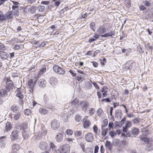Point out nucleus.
I'll use <instances>...</instances> for the list:
<instances>
[{
    "mask_svg": "<svg viewBox=\"0 0 153 153\" xmlns=\"http://www.w3.org/2000/svg\"><path fill=\"white\" fill-rule=\"evenodd\" d=\"M40 148L42 150H45L48 153H49L51 150H53L56 146L53 143L51 142L49 146L45 142H41L39 144Z\"/></svg>",
    "mask_w": 153,
    "mask_h": 153,
    "instance_id": "f257e3e1",
    "label": "nucleus"
},
{
    "mask_svg": "<svg viewBox=\"0 0 153 153\" xmlns=\"http://www.w3.org/2000/svg\"><path fill=\"white\" fill-rule=\"evenodd\" d=\"M82 110L84 112H85L88 109L89 106L88 102L84 100L80 102L78 104Z\"/></svg>",
    "mask_w": 153,
    "mask_h": 153,
    "instance_id": "f03ea898",
    "label": "nucleus"
},
{
    "mask_svg": "<svg viewBox=\"0 0 153 153\" xmlns=\"http://www.w3.org/2000/svg\"><path fill=\"white\" fill-rule=\"evenodd\" d=\"M53 70L54 72L59 74L63 75L65 73V69L58 65H55L53 66Z\"/></svg>",
    "mask_w": 153,
    "mask_h": 153,
    "instance_id": "7ed1b4c3",
    "label": "nucleus"
},
{
    "mask_svg": "<svg viewBox=\"0 0 153 153\" xmlns=\"http://www.w3.org/2000/svg\"><path fill=\"white\" fill-rule=\"evenodd\" d=\"M27 128V126L26 124H23V131L22 132V135L24 139H27L29 137L30 133L27 130H25Z\"/></svg>",
    "mask_w": 153,
    "mask_h": 153,
    "instance_id": "20e7f679",
    "label": "nucleus"
},
{
    "mask_svg": "<svg viewBox=\"0 0 153 153\" xmlns=\"http://www.w3.org/2000/svg\"><path fill=\"white\" fill-rule=\"evenodd\" d=\"M6 89L8 91L12 90L13 89L14 85L13 82L10 80V79H8L6 82Z\"/></svg>",
    "mask_w": 153,
    "mask_h": 153,
    "instance_id": "39448f33",
    "label": "nucleus"
},
{
    "mask_svg": "<svg viewBox=\"0 0 153 153\" xmlns=\"http://www.w3.org/2000/svg\"><path fill=\"white\" fill-rule=\"evenodd\" d=\"M50 84L53 87H54L58 83V81L57 78L54 76L51 77L49 80Z\"/></svg>",
    "mask_w": 153,
    "mask_h": 153,
    "instance_id": "423d86ee",
    "label": "nucleus"
},
{
    "mask_svg": "<svg viewBox=\"0 0 153 153\" xmlns=\"http://www.w3.org/2000/svg\"><path fill=\"white\" fill-rule=\"evenodd\" d=\"M106 29L104 25H100L97 31V33L100 36L103 35L106 32Z\"/></svg>",
    "mask_w": 153,
    "mask_h": 153,
    "instance_id": "0eeeda50",
    "label": "nucleus"
},
{
    "mask_svg": "<svg viewBox=\"0 0 153 153\" xmlns=\"http://www.w3.org/2000/svg\"><path fill=\"white\" fill-rule=\"evenodd\" d=\"M59 126V124L58 121L56 120H53L51 122V127L53 130L58 129Z\"/></svg>",
    "mask_w": 153,
    "mask_h": 153,
    "instance_id": "6e6552de",
    "label": "nucleus"
},
{
    "mask_svg": "<svg viewBox=\"0 0 153 153\" xmlns=\"http://www.w3.org/2000/svg\"><path fill=\"white\" fill-rule=\"evenodd\" d=\"M85 138V140L89 142L92 143L94 140V136L91 133H88L86 134Z\"/></svg>",
    "mask_w": 153,
    "mask_h": 153,
    "instance_id": "1a4fd4ad",
    "label": "nucleus"
},
{
    "mask_svg": "<svg viewBox=\"0 0 153 153\" xmlns=\"http://www.w3.org/2000/svg\"><path fill=\"white\" fill-rule=\"evenodd\" d=\"M36 82V80L33 81L32 79H30L28 82V85L29 88L30 89V92H33L34 86Z\"/></svg>",
    "mask_w": 153,
    "mask_h": 153,
    "instance_id": "9d476101",
    "label": "nucleus"
},
{
    "mask_svg": "<svg viewBox=\"0 0 153 153\" xmlns=\"http://www.w3.org/2000/svg\"><path fill=\"white\" fill-rule=\"evenodd\" d=\"M13 128V124L10 122H7L5 124L4 132H8L10 131Z\"/></svg>",
    "mask_w": 153,
    "mask_h": 153,
    "instance_id": "9b49d317",
    "label": "nucleus"
},
{
    "mask_svg": "<svg viewBox=\"0 0 153 153\" xmlns=\"http://www.w3.org/2000/svg\"><path fill=\"white\" fill-rule=\"evenodd\" d=\"M63 138V133H58L56 135L55 139L56 141L58 143H60L62 141Z\"/></svg>",
    "mask_w": 153,
    "mask_h": 153,
    "instance_id": "f8f14e48",
    "label": "nucleus"
},
{
    "mask_svg": "<svg viewBox=\"0 0 153 153\" xmlns=\"http://www.w3.org/2000/svg\"><path fill=\"white\" fill-rule=\"evenodd\" d=\"M46 83L45 80L43 79H42L39 80L38 84L39 87L42 88L45 87Z\"/></svg>",
    "mask_w": 153,
    "mask_h": 153,
    "instance_id": "ddd939ff",
    "label": "nucleus"
},
{
    "mask_svg": "<svg viewBox=\"0 0 153 153\" xmlns=\"http://www.w3.org/2000/svg\"><path fill=\"white\" fill-rule=\"evenodd\" d=\"M1 59L3 60L7 59L9 56V54L6 52L3 51L0 53Z\"/></svg>",
    "mask_w": 153,
    "mask_h": 153,
    "instance_id": "4468645a",
    "label": "nucleus"
},
{
    "mask_svg": "<svg viewBox=\"0 0 153 153\" xmlns=\"http://www.w3.org/2000/svg\"><path fill=\"white\" fill-rule=\"evenodd\" d=\"M18 7L13 6L12 8L13 10L12 14L16 16H17L19 14V12L18 8Z\"/></svg>",
    "mask_w": 153,
    "mask_h": 153,
    "instance_id": "2eb2a0df",
    "label": "nucleus"
},
{
    "mask_svg": "<svg viewBox=\"0 0 153 153\" xmlns=\"http://www.w3.org/2000/svg\"><path fill=\"white\" fill-rule=\"evenodd\" d=\"M115 34V31L114 30H111L109 32L106 33L103 35H101L102 37H106L109 36L112 37L113 35H114Z\"/></svg>",
    "mask_w": 153,
    "mask_h": 153,
    "instance_id": "dca6fc26",
    "label": "nucleus"
},
{
    "mask_svg": "<svg viewBox=\"0 0 153 153\" xmlns=\"http://www.w3.org/2000/svg\"><path fill=\"white\" fill-rule=\"evenodd\" d=\"M18 134L17 132L16 131H13L11 135V140H14L16 139L18 137Z\"/></svg>",
    "mask_w": 153,
    "mask_h": 153,
    "instance_id": "f3484780",
    "label": "nucleus"
},
{
    "mask_svg": "<svg viewBox=\"0 0 153 153\" xmlns=\"http://www.w3.org/2000/svg\"><path fill=\"white\" fill-rule=\"evenodd\" d=\"M99 35L95 33L93 36L92 37H91L89 39L88 42H91L95 40L98 39L99 38Z\"/></svg>",
    "mask_w": 153,
    "mask_h": 153,
    "instance_id": "a211bd4d",
    "label": "nucleus"
},
{
    "mask_svg": "<svg viewBox=\"0 0 153 153\" xmlns=\"http://www.w3.org/2000/svg\"><path fill=\"white\" fill-rule=\"evenodd\" d=\"M7 95V91L5 89H2L0 90V97L4 98Z\"/></svg>",
    "mask_w": 153,
    "mask_h": 153,
    "instance_id": "6ab92c4d",
    "label": "nucleus"
},
{
    "mask_svg": "<svg viewBox=\"0 0 153 153\" xmlns=\"http://www.w3.org/2000/svg\"><path fill=\"white\" fill-rule=\"evenodd\" d=\"M36 6L33 5L28 9V12L30 13L33 14L36 12Z\"/></svg>",
    "mask_w": 153,
    "mask_h": 153,
    "instance_id": "aec40b11",
    "label": "nucleus"
},
{
    "mask_svg": "<svg viewBox=\"0 0 153 153\" xmlns=\"http://www.w3.org/2000/svg\"><path fill=\"white\" fill-rule=\"evenodd\" d=\"M39 112L42 114H46L48 113V111L47 109L43 108H40L39 110Z\"/></svg>",
    "mask_w": 153,
    "mask_h": 153,
    "instance_id": "412c9836",
    "label": "nucleus"
},
{
    "mask_svg": "<svg viewBox=\"0 0 153 153\" xmlns=\"http://www.w3.org/2000/svg\"><path fill=\"white\" fill-rule=\"evenodd\" d=\"M145 149L146 150L149 151L153 149V144L151 143H149L146 146Z\"/></svg>",
    "mask_w": 153,
    "mask_h": 153,
    "instance_id": "4be33fe9",
    "label": "nucleus"
},
{
    "mask_svg": "<svg viewBox=\"0 0 153 153\" xmlns=\"http://www.w3.org/2000/svg\"><path fill=\"white\" fill-rule=\"evenodd\" d=\"M46 71V68H45L42 69L39 71V73L37 75V77L38 78L40 77L41 76L44 74Z\"/></svg>",
    "mask_w": 153,
    "mask_h": 153,
    "instance_id": "5701e85b",
    "label": "nucleus"
},
{
    "mask_svg": "<svg viewBox=\"0 0 153 153\" xmlns=\"http://www.w3.org/2000/svg\"><path fill=\"white\" fill-rule=\"evenodd\" d=\"M91 124V122L89 120H85L83 124V126L85 128H87Z\"/></svg>",
    "mask_w": 153,
    "mask_h": 153,
    "instance_id": "b1692460",
    "label": "nucleus"
},
{
    "mask_svg": "<svg viewBox=\"0 0 153 153\" xmlns=\"http://www.w3.org/2000/svg\"><path fill=\"white\" fill-rule=\"evenodd\" d=\"M55 149L54 153H68L66 152L64 150V147H62V148H60L59 149H56V148L54 149Z\"/></svg>",
    "mask_w": 153,
    "mask_h": 153,
    "instance_id": "393cba45",
    "label": "nucleus"
},
{
    "mask_svg": "<svg viewBox=\"0 0 153 153\" xmlns=\"http://www.w3.org/2000/svg\"><path fill=\"white\" fill-rule=\"evenodd\" d=\"M36 9L40 12H44L45 11L46 8L44 6L39 5L36 8Z\"/></svg>",
    "mask_w": 153,
    "mask_h": 153,
    "instance_id": "a878e982",
    "label": "nucleus"
},
{
    "mask_svg": "<svg viewBox=\"0 0 153 153\" xmlns=\"http://www.w3.org/2000/svg\"><path fill=\"white\" fill-rule=\"evenodd\" d=\"M11 110L14 112H16L19 110V107L16 105H13L11 107Z\"/></svg>",
    "mask_w": 153,
    "mask_h": 153,
    "instance_id": "bb28decb",
    "label": "nucleus"
},
{
    "mask_svg": "<svg viewBox=\"0 0 153 153\" xmlns=\"http://www.w3.org/2000/svg\"><path fill=\"white\" fill-rule=\"evenodd\" d=\"M7 19L6 16L3 15L2 13L0 11V21H3Z\"/></svg>",
    "mask_w": 153,
    "mask_h": 153,
    "instance_id": "cd10ccee",
    "label": "nucleus"
},
{
    "mask_svg": "<svg viewBox=\"0 0 153 153\" xmlns=\"http://www.w3.org/2000/svg\"><path fill=\"white\" fill-rule=\"evenodd\" d=\"M121 111L120 110L117 109L116 110L115 112V117H121Z\"/></svg>",
    "mask_w": 153,
    "mask_h": 153,
    "instance_id": "c85d7f7f",
    "label": "nucleus"
},
{
    "mask_svg": "<svg viewBox=\"0 0 153 153\" xmlns=\"http://www.w3.org/2000/svg\"><path fill=\"white\" fill-rule=\"evenodd\" d=\"M105 146L106 147V148L108 150H111L112 147L111 146V143L110 141L107 140L106 142V143L105 144Z\"/></svg>",
    "mask_w": 153,
    "mask_h": 153,
    "instance_id": "c756f323",
    "label": "nucleus"
},
{
    "mask_svg": "<svg viewBox=\"0 0 153 153\" xmlns=\"http://www.w3.org/2000/svg\"><path fill=\"white\" fill-rule=\"evenodd\" d=\"M139 129L136 128H133L131 131L132 134L134 135H137L139 133Z\"/></svg>",
    "mask_w": 153,
    "mask_h": 153,
    "instance_id": "7c9ffc66",
    "label": "nucleus"
},
{
    "mask_svg": "<svg viewBox=\"0 0 153 153\" xmlns=\"http://www.w3.org/2000/svg\"><path fill=\"white\" fill-rule=\"evenodd\" d=\"M102 132L101 135V137H104L107 134V131L108 130V129H106L102 128Z\"/></svg>",
    "mask_w": 153,
    "mask_h": 153,
    "instance_id": "2f4dec72",
    "label": "nucleus"
},
{
    "mask_svg": "<svg viewBox=\"0 0 153 153\" xmlns=\"http://www.w3.org/2000/svg\"><path fill=\"white\" fill-rule=\"evenodd\" d=\"M41 132L40 134L42 135H45L47 134V131L44 126H42L41 127Z\"/></svg>",
    "mask_w": 153,
    "mask_h": 153,
    "instance_id": "473e14b6",
    "label": "nucleus"
},
{
    "mask_svg": "<svg viewBox=\"0 0 153 153\" xmlns=\"http://www.w3.org/2000/svg\"><path fill=\"white\" fill-rule=\"evenodd\" d=\"M20 148V146L18 144H15L12 146V149L13 150L17 151L19 150Z\"/></svg>",
    "mask_w": 153,
    "mask_h": 153,
    "instance_id": "72a5a7b5",
    "label": "nucleus"
},
{
    "mask_svg": "<svg viewBox=\"0 0 153 153\" xmlns=\"http://www.w3.org/2000/svg\"><path fill=\"white\" fill-rule=\"evenodd\" d=\"M21 114L20 112H18L17 114H15L14 116V119L15 120H18L20 118Z\"/></svg>",
    "mask_w": 153,
    "mask_h": 153,
    "instance_id": "f704fd0d",
    "label": "nucleus"
},
{
    "mask_svg": "<svg viewBox=\"0 0 153 153\" xmlns=\"http://www.w3.org/2000/svg\"><path fill=\"white\" fill-rule=\"evenodd\" d=\"M6 137L5 136H3L0 138V143L4 144L6 141Z\"/></svg>",
    "mask_w": 153,
    "mask_h": 153,
    "instance_id": "c9c22d12",
    "label": "nucleus"
},
{
    "mask_svg": "<svg viewBox=\"0 0 153 153\" xmlns=\"http://www.w3.org/2000/svg\"><path fill=\"white\" fill-rule=\"evenodd\" d=\"M16 96L20 99H22L24 97V96L23 94L20 91H18V92L16 93Z\"/></svg>",
    "mask_w": 153,
    "mask_h": 153,
    "instance_id": "e433bc0d",
    "label": "nucleus"
},
{
    "mask_svg": "<svg viewBox=\"0 0 153 153\" xmlns=\"http://www.w3.org/2000/svg\"><path fill=\"white\" fill-rule=\"evenodd\" d=\"M145 47L149 51L152 50L153 49V46H150V44L148 43L145 45Z\"/></svg>",
    "mask_w": 153,
    "mask_h": 153,
    "instance_id": "4c0bfd02",
    "label": "nucleus"
},
{
    "mask_svg": "<svg viewBox=\"0 0 153 153\" xmlns=\"http://www.w3.org/2000/svg\"><path fill=\"white\" fill-rule=\"evenodd\" d=\"M75 137H78L81 136L82 131H77L74 132Z\"/></svg>",
    "mask_w": 153,
    "mask_h": 153,
    "instance_id": "58836bf2",
    "label": "nucleus"
},
{
    "mask_svg": "<svg viewBox=\"0 0 153 153\" xmlns=\"http://www.w3.org/2000/svg\"><path fill=\"white\" fill-rule=\"evenodd\" d=\"M95 24L93 22H91L90 24V27L91 29L94 31L95 29Z\"/></svg>",
    "mask_w": 153,
    "mask_h": 153,
    "instance_id": "ea45409f",
    "label": "nucleus"
},
{
    "mask_svg": "<svg viewBox=\"0 0 153 153\" xmlns=\"http://www.w3.org/2000/svg\"><path fill=\"white\" fill-rule=\"evenodd\" d=\"M12 14H13L12 12L11 11H8L6 13V15H5L6 16L7 18L11 19L12 17L11 16Z\"/></svg>",
    "mask_w": 153,
    "mask_h": 153,
    "instance_id": "a19ab883",
    "label": "nucleus"
},
{
    "mask_svg": "<svg viewBox=\"0 0 153 153\" xmlns=\"http://www.w3.org/2000/svg\"><path fill=\"white\" fill-rule=\"evenodd\" d=\"M81 116L79 114H77L75 117V119L76 121L79 122L81 120Z\"/></svg>",
    "mask_w": 153,
    "mask_h": 153,
    "instance_id": "79ce46f5",
    "label": "nucleus"
},
{
    "mask_svg": "<svg viewBox=\"0 0 153 153\" xmlns=\"http://www.w3.org/2000/svg\"><path fill=\"white\" fill-rule=\"evenodd\" d=\"M142 3L146 6L150 7L151 6V3L147 0L143 1Z\"/></svg>",
    "mask_w": 153,
    "mask_h": 153,
    "instance_id": "37998d69",
    "label": "nucleus"
},
{
    "mask_svg": "<svg viewBox=\"0 0 153 153\" xmlns=\"http://www.w3.org/2000/svg\"><path fill=\"white\" fill-rule=\"evenodd\" d=\"M95 109L93 108H90L89 110V114L91 115H93L94 113Z\"/></svg>",
    "mask_w": 153,
    "mask_h": 153,
    "instance_id": "c03bdc74",
    "label": "nucleus"
},
{
    "mask_svg": "<svg viewBox=\"0 0 153 153\" xmlns=\"http://www.w3.org/2000/svg\"><path fill=\"white\" fill-rule=\"evenodd\" d=\"M5 50V47L4 45L0 43V53L4 51Z\"/></svg>",
    "mask_w": 153,
    "mask_h": 153,
    "instance_id": "a18cd8bd",
    "label": "nucleus"
},
{
    "mask_svg": "<svg viewBox=\"0 0 153 153\" xmlns=\"http://www.w3.org/2000/svg\"><path fill=\"white\" fill-rule=\"evenodd\" d=\"M49 100L48 96L46 94H45L43 97L44 102L45 103H47L48 102Z\"/></svg>",
    "mask_w": 153,
    "mask_h": 153,
    "instance_id": "49530a36",
    "label": "nucleus"
},
{
    "mask_svg": "<svg viewBox=\"0 0 153 153\" xmlns=\"http://www.w3.org/2000/svg\"><path fill=\"white\" fill-rule=\"evenodd\" d=\"M97 111V115L99 117H100L101 116V114L103 112V111L101 108H99Z\"/></svg>",
    "mask_w": 153,
    "mask_h": 153,
    "instance_id": "de8ad7c7",
    "label": "nucleus"
},
{
    "mask_svg": "<svg viewBox=\"0 0 153 153\" xmlns=\"http://www.w3.org/2000/svg\"><path fill=\"white\" fill-rule=\"evenodd\" d=\"M109 134L111 138H113L114 136H116L117 133L114 131H111L109 133Z\"/></svg>",
    "mask_w": 153,
    "mask_h": 153,
    "instance_id": "09e8293b",
    "label": "nucleus"
},
{
    "mask_svg": "<svg viewBox=\"0 0 153 153\" xmlns=\"http://www.w3.org/2000/svg\"><path fill=\"white\" fill-rule=\"evenodd\" d=\"M24 113L27 115H29L31 113L30 110V109H26L24 111Z\"/></svg>",
    "mask_w": 153,
    "mask_h": 153,
    "instance_id": "8fccbe9b",
    "label": "nucleus"
},
{
    "mask_svg": "<svg viewBox=\"0 0 153 153\" xmlns=\"http://www.w3.org/2000/svg\"><path fill=\"white\" fill-rule=\"evenodd\" d=\"M86 153H93V150L92 149L88 148L86 149Z\"/></svg>",
    "mask_w": 153,
    "mask_h": 153,
    "instance_id": "3c124183",
    "label": "nucleus"
},
{
    "mask_svg": "<svg viewBox=\"0 0 153 153\" xmlns=\"http://www.w3.org/2000/svg\"><path fill=\"white\" fill-rule=\"evenodd\" d=\"M65 132L67 134L71 135L72 134L73 131L71 129H68Z\"/></svg>",
    "mask_w": 153,
    "mask_h": 153,
    "instance_id": "603ef678",
    "label": "nucleus"
},
{
    "mask_svg": "<svg viewBox=\"0 0 153 153\" xmlns=\"http://www.w3.org/2000/svg\"><path fill=\"white\" fill-rule=\"evenodd\" d=\"M94 132L96 134H97L98 128L96 125H94L93 128Z\"/></svg>",
    "mask_w": 153,
    "mask_h": 153,
    "instance_id": "864d4df0",
    "label": "nucleus"
},
{
    "mask_svg": "<svg viewBox=\"0 0 153 153\" xmlns=\"http://www.w3.org/2000/svg\"><path fill=\"white\" fill-rule=\"evenodd\" d=\"M133 121L134 123H139L140 122V118H136L135 119L133 120Z\"/></svg>",
    "mask_w": 153,
    "mask_h": 153,
    "instance_id": "5fc2aeb1",
    "label": "nucleus"
},
{
    "mask_svg": "<svg viewBox=\"0 0 153 153\" xmlns=\"http://www.w3.org/2000/svg\"><path fill=\"white\" fill-rule=\"evenodd\" d=\"M126 127H127L128 128L131 127L132 126L131 123L130 121H127L126 124Z\"/></svg>",
    "mask_w": 153,
    "mask_h": 153,
    "instance_id": "6e6d98bb",
    "label": "nucleus"
},
{
    "mask_svg": "<svg viewBox=\"0 0 153 153\" xmlns=\"http://www.w3.org/2000/svg\"><path fill=\"white\" fill-rule=\"evenodd\" d=\"M139 8L140 10H144L146 9V7L143 5H140L139 6Z\"/></svg>",
    "mask_w": 153,
    "mask_h": 153,
    "instance_id": "4d7b16f0",
    "label": "nucleus"
},
{
    "mask_svg": "<svg viewBox=\"0 0 153 153\" xmlns=\"http://www.w3.org/2000/svg\"><path fill=\"white\" fill-rule=\"evenodd\" d=\"M104 122L105 123V124L102 125L101 126L102 128H104L106 127L108 125V121L107 120H104Z\"/></svg>",
    "mask_w": 153,
    "mask_h": 153,
    "instance_id": "13d9d810",
    "label": "nucleus"
},
{
    "mask_svg": "<svg viewBox=\"0 0 153 153\" xmlns=\"http://www.w3.org/2000/svg\"><path fill=\"white\" fill-rule=\"evenodd\" d=\"M79 101L77 99H74L73 100L71 103L72 105H75L78 103Z\"/></svg>",
    "mask_w": 153,
    "mask_h": 153,
    "instance_id": "bf43d9fd",
    "label": "nucleus"
},
{
    "mask_svg": "<svg viewBox=\"0 0 153 153\" xmlns=\"http://www.w3.org/2000/svg\"><path fill=\"white\" fill-rule=\"evenodd\" d=\"M107 87L105 86L103 87L102 90L101 91L102 92V93H107V91L106 90V89H107Z\"/></svg>",
    "mask_w": 153,
    "mask_h": 153,
    "instance_id": "052dcab7",
    "label": "nucleus"
},
{
    "mask_svg": "<svg viewBox=\"0 0 153 153\" xmlns=\"http://www.w3.org/2000/svg\"><path fill=\"white\" fill-rule=\"evenodd\" d=\"M93 84L97 89H99L100 88L99 86L96 82H94L93 83Z\"/></svg>",
    "mask_w": 153,
    "mask_h": 153,
    "instance_id": "680f3d73",
    "label": "nucleus"
},
{
    "mask_svg": "<svg viewBox=\"0 0 153 153\" xmlns=\"http://www.w3.org/2000/svg\"><path fill=\"white\" fill-rule=\"evenodd\" d=\"M99 147L98 146H96L95 147L94 153H97L98 152Z\"/></svg>",
    "mask_w": 153,
    "mask_h": 153,
    "instance_id": "e2e57ef3",
    "label": "nucleus"
},
{
    "mask_svg": "<svg viewBox=\"0 0 153 153\" xmlns=\"http://www.w3.org/2000/svg\"><path fill=\"white\" fill-rule=\"evenodd\" d=\"M69 72L73 76H76V74L73 72L72 70H70Z\"/></svg>",
    "mask_w": 153,
    "mask_h": 153,
    "instance_id": "0e129e2a",
    "label": "nucleus"
},
{
    "mask_svg": "<svg viewBox=\"0 0 153 153\" xmlns=\"http://www.w3.org/2000/svg\"><path fill=\"white\" fill-rule=\"evenodd\" d=\"M93 63V66L95 67H97L98 66V63L95 61H93L92 62Z\"/></svg>",
    "mask_w": 153,
    "mask_h": 153,
    "instance_id": "69168bd1",
    "label": "nucleus"
},
{
    "mask_svg": "<svg viewBox=\"0 0 153 153\" xmlns=\"http://www.w3.org/2000/svg\"><path fill=\"white\" fill-rule=\"evenodd\" d=\"M60 3H61V1L60 0L57 1H56V2H55V6L58 7L60 4Z\"/></svg>",
    "mask_w": 153,
    "mask_h": 153,
    "instance_id": "338daca9",
    "label": "nucleus"
},
{
    "mask_svg": "<svg viewBox=\"0 0 153 153\" xmlns=\"http://www.w3.org/2000/svg\"><path fill=\"white\" fill-rule=\"evenodd\" d=\"M128 63H126V64H125V67L124 68L125 69H126V70H129L131 68L130 67H128Z\"/></svg>",
    "mask_w": 153,
    "mask_h": 153,
    "instance_id": "774afa93",
    "label": "nucleus"
}]
</instances>
